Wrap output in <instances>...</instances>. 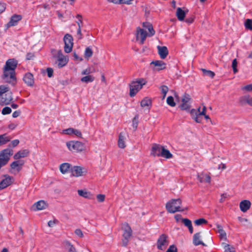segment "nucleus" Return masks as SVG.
<instances>
[{
	"instance_id": "obj_1",
	"label": "nucleus",
	"mask_w": 252,
	"mask_h": 252,
	"mask_svg": "<svg viewBox=\"0 0 252 252\" xmlns=\"http://www.w3.org/2000/svg\"><path fill=\"white\" fill-rule=\"evenodd\" d=\"M17 65L18 61L15 59H10L6 62L2 76L5 82L13 84L16 82L15 69Z\"/></svg>"
},
{
	"instance_id": "obj_2",
	"label": "nucleus",
	"mask_w": 252,
	"mask_h": 252,
	"mask_svg": "<svg viewBox=\"0 0 252 252\" xmlns=\"http://www.w3.org/2000/svg\"><path fill=\"white\" fill-rule=\"evenodd\" d=\"M181 203L182 200L180 198L172 199L166 203V209L170 213L183 212L184 211V209H181L180 205Z\"/></svg>"
},
{
	"instance_id": "obj_3",
	"label": "nucleus",
	"mask_w": 252,
	"mask_h": 252,
	"mask_svg": "<svg viewBox=\"0 0 252 252\" xmlns=\"http://www.w3.org/2000/svg\"><path fill=\"white\" fill-rule=\"evenodd\" d=\"M146 81L143 78L132 81L129 84V95L130 97L135 96L137 93L142 89L143 86L146 84Z\"/></svg>"
},
{
	"instance_id": "obj_4",
	"label": "nucleus",
	"mask_w": 252,
	"mask_h": 252,
	"mask_svg": "<svg viewBox=\"0 0 252 252\" xmlns=\"http://www.w3.org/2000/svg\"><path fill=\"white\" fill-rule=\"evenodd\" d=\"M68 149L73 152H81L85 149L83 143L79 141H71L66 143Z\"/></svg>"
},
{
	"instance_id": "obj_5",
	"label": "nucleus",
	"mask_w": 252,
	"mask_h": 252,
	"mask_svg": "<svg viewBox=\"0 0 252 252\" xmlns=\"http://www.w3.org/2000/svg\"><path fill=\"white\" fill-rule=\"evenodd\" d=\"M63 39L64 43V52L66 53L71 52L73 45V38L72 36L69 33H66L64 35Z\"/></svg>"
},
{
	"instance_id": "obj_6",
	"label": "nucleus",
	"mask_w": 252,
	"mask_h": 252,
	"mask_svg": "<svg viewBox=\"0 0 252 252\" xmlns=\"http://www.w3.org/2000/svg\"><path fill=\"white\" fill-rule=\"evenodd\" d=\"M182 103L180 108L182 110L189 111L191 107V98L190 96L187 94H185L182 98Z\"/></svg>"
},
{
	"instance_id": "obj_7",
	"label": "nucleus",
	"mask_w": 252,
	"mask_h": 252,
	"mask_svg": "<svg viewBox=\"0 0 252 252\" xmlns=\"http://www.w3.org/2000/svg\"><path fill=\"white\" fill-rule=\"evenodd\" d=\"M167 238V235L165 234L160 235L157 242V247L158 250H163L166 248L168 245Z\"/></svg>"
},
{
	"instance_id": "obj_8",
	"label": "nucleus",
	"mask_w": 252,
	"mask_h": 252,
	"mask_svg": "<svg viewBox=\"0 0 252 252\" xmlns=\"http://www.w3.org/2000/svg\"><path fill=\"white\" fill-rule=\"evenodd\" d=\"M12 100V93L9 91L0 96V105L1 106L9 104Z\"/></svg>"
},
{
	"instance_id": "obj_9",
	"label": "nucleus",
	"mask_w": 252,
	"mask_h": 252,
	"mask_svg": "<svg viewBox=\"0 0 252 252\" xmlns=\"http://www.w3.org/2000/svg\"><path fill=\"white\" fill-rule=\"evenodd\" d=\"M150 65L154 71H160L166 68V63L160 60L154 61L151 63Z\"/></svg>"
},
{
	"instance_id": "obj_10",
	"label": "nucleus",
	"mask_w": 252,
	"mask_h": 252,
	"mask_svg": "<svg viewBox=\"0 0 252 252\" xmlns=\"http://www.w3.org/2000/svg\"><path fill=\"white\" fill-rule=\"evenodd\" d=\"M57 58L58 61V66L59 68L63 67L67 64L68 59L63 55L62 50H60L58 51Z\"/></svg>"
},
{
	"instance_id": "obj_11",
	"label": "nucleus",
	"mask_w": 252,
	"mask_h": 252,
	"mask_svg": "<svg viewBox=\"0 0 252 252\" xmlns=\"http://www.w3.org/2000/svg\"><path fill=\"white\" fill-rule=\"evenodd\" d=\"M4 177L5 178L0 182V190L10 185L13 181V178L8 175H4Z\"/></svg>"
},
{
	"instance_id": "obj_12",
	"label": "nucleus",
	"mask_w": 252,
	"mask_h": 252,
	"mask_svg": "<svg viewBox=\"0 0 252 252\" xmlns=\"http://www.w3.org/2000/svg\"><path fill=\"white\" fill-rule=\"evenodd\" d=\"M147 32L144 30L140 27L137 28L136 39L138 40L139 37L141 38L140 44H143L147 36Z\"/></svg>"
},
{
	"instance_id": "obj_13",
	"label": "nucleus",
	"mask_w": 252,
	"mask_h": 252,
	"mask_svg": "<svg viewBox=\"0 0 252 252\" xmlns=\"http://www.w3.org/2000/svg\"><path fill=\"white\" fill-rule=\"evenodd\" d=\"M21 15L14 14L10 18L9 22L6 25V28H8L12 26H16L18 22L22 19Z\"/></svg>"
},
{
	"instance_id": "obj_14",
	"label": "nucleus",
	"mask_w": 252,
	"mask_h": 252,
	"mask_svg": "<svg viewBox=\"0 0 252 252\" xmlns=\"http://www.w3.org/2000/svg\"><path fill=\"white\" fill-rule=\"evenodd\" d=\"M163 147L159 144H154L152 147L151 155L154 157H160V153Z\"/></svg>"
},
{
	"instance_id": "obj_15",
	"label": "nucleus",
	"mask_w": 252,
	"mask_h": 252,
	"mask_svg": "<svg viewBox=\"0 0 252 252\" xmlns=\"http://www.w3.org/2000/svg\"><path fill=\"white\" fill-rule=\"evenodd\" d=\"M24 82L29 86H33L34 81L33 75L30 72H28L25 74L23 79Z\"/></svg>"
},
{
	"instance_id": "obj_16",
	"label": "nucleus",
	"mask_w": 252,
	"mask_h": 252,
	"mask_svg": "<svg viewBox=\"0 0 252 252\" xmlns=\"http://www.w3.org/2000/svg\"><path fill=\"white\" fill-rule=\"evenodd\" d=\"M71 175L75 177H79L83 175V168L79 166H74L70 169Z\"/></svg>"
},
{
	"instance_id": "obj_17",
	"label": "nucleus",
	"mask_w": 252,
	"mask_h": 252,
	"mask_svg": "<svg viewBox=\"0 0 252 252\" xmlns=\"http://www.w3.org/2000/svg\"><path fill=\"white\" fill-rule=\"evenodd\" d=\"M24 164V161L23 160H18V159L10 164V167L11 169L16 170L19 172L22 169V167Z\"/></svg>"
},
{
	"instance_id": "obj_18",
	"label": "nucleus",
	"mask_w": 252,
	"mask_h": 252,
	"mask_svg": "<svg viewBox=\"0 0 252 252\" xmlns=\"http://www.w3.org/2000/svg\"><path fill=\"white\" fill-rule=\"evenodd\" d=\"M29 154V151L28 150L25 149L18 151L16 153L13 158L15 159L18 160L21 158H25L27 157Z\"/></svg>"
},
{
	"instance_id": "obj_19",
	"label": "nucleus",
	"mask_w": 252,
	"mask_h": 252,
	"mask_svg": "<svg viewBox=\"0 0 252 252\" xmlns=\"http://www.w3.org/2000/svg\"><path fill=\"white\" fill-rule=\"evenodd\" d=\"M158 53L161 59H164L168 54L167 48L166 46H158Z\"/></svg>"
},
{
	"instance_id": "obj_20",
	"label": "nucleus",
	"mask_w": 252,
	"mask_h": 252,
	"mask_svg": "<svg viewBox=\"0 0 252 252\" xmlns=\"http://www.w3.org/2000/svg\"><path fill=\"white\" fill-rule=\"evenodd\" d=\"M251 203L249 200H244L240 203V208L243 212H246L251 207Z\"/></svg>"
},
{
	"instance_id": "obj_21",
	"label": "nucleus",
	"mask_w": 252,
	"mask_h": 252,
	"mask_svg": "<svg viewBox=\"0 0 252 252\" xmlns=\"http://www.w3.org/2000/svg\"><path fill=\"white\" fill-rule=\"evenodd\" d=\"M201 232H199L194 234L193 236V244L195 246H198L201 245L205 246V244L201 241L200 240L201 237Z\"/></svg>"
},
{
	"instance_id": "obj_22",
	"label": "nucleus",
	"mask_w": 252,
	"mask_h": 252,
	"mask_svg": "<svg viewBox=\"0 0 252 252\" xmlns=\"http://www.w3.org/2000/svg\"><path fill=\"white\" fill-rule=\"evenodd\" d=\"M125 229L123 233V237L125 238L129 239L132 235V230L127 223L124 224Z\"/></svg>"
},
{
	"instance_id": "obj_23",
	"label": "nucleus",
	"mask_w": 252,
	"mask_h": 252,
	"mask_svg": "<svg viewBox=\"0 0 252 252\" xmlns=\"http://www.w3.org/2000/svg\"><path fill=\"white\" fill-rule=\"evenodd\" d=\"M197 179L201 183L206 182L207 183H210L211 182V177L210 175L207 174H201L197 176Z\"/></svg>"
},
{
	"instance_id": "obj_24",
	"label": "nucleus",
	"mask_w": 252,
	"mask_h": 252,
	"mask_svg": "<svg viewBox=\"0 0 252 252\" xmlns=\"http://www.w3.org/2000/svg\"><path fill=\"white\" fill-rule=\"evenodd\" d=\"M71 165L68 163H63L61 164L60 170L62 173L65 174L70 170Z\"/></svg>"
},
{
	"instance_id": "obj_25",
	"label": "nucleus",
	"mask_w": 252,
	"mask_h": 252,
	"mask_svg": "<svg viewBox=\"0 0 252 252\" xmlns=\"http://www.w3.org/2000/svg\"><path fill=\"white\" fill-rule=\"evenodd\" d=\"M125 137L123 132H121L119 135V139L118 141V145L119 148L124 149L126 147Z\"/></svg>"
},
{
	"instance_id": "obj_26",
	"label": "nucleus",
	"mask_w": 252,
	"mask_h": 252,
	"mask_svg": "<svg viewBox=\"0 0 252 252\" xmlns=\"http://www.w3.org/2000/svg\"><path fill=\"white\" fill-rule=\"evenodd\" d=\"M240 104L242 106L248 104L251 106H252V97L245 96L241 98L240 99Z\"/></svg>"
},
{
	"instance_id": "obj_27",
	"label": "nucleus",
	"mask_w": 252,
	"mask_h": 252,
	"mask_svg": "<svg viewBox=\"0 0 252 252\" xmlns=\"http://www.w3.org/2000/svg\"><path fill=\"white\" fill-rule=\"evenodd\" d=\"M176 16L179 21H182L186 16V12L181 8L178 7L177 9Z\"/></svg>"
},
{
	"instance_id": "obj_28",
	"label": "nucleus",
	"mask_w": 252,
	"mask_h": 252,
	"mask_svg": "<svg viewBox=\"0 0 252 252\" xmlns=\"http://www.w3.org/2000/svg\"><path fill=\"white\" fill-rule=\"evenodd\" d=\"M47 206V204L43 200L38 201L34 204V206H35L37 210L44 209L46 208Z\"/></svg>"
},
{
	"instance_id": "obj_29",
	"label": "nucleus",
	"mask_w": 252,
	"mask_h": 252,
	"mask_svg": "<svg viewBox=\"0 0 252 252\" xmlns=\"http://www.w3.org/2000/svg\"><path fill=\"white\" fill-rule=\"evenodd\" d=\"M160 154V157L166 158H171L173 157V155L170 151L165 149L164 147H163Z\"/></svg>"
},
{
	"instance_id": "obj_30",
	"label": "nucleus",
	"mask_w": 252,
	"mask_h": 252,
	"mask_svg": "<svg viewBox=\"0 0 252 252\" xmlns=\"http://www.w3.org/2000/svg\"><path fill=\"white\" fill-rule=\"evenodd\" d=\"M143 26L149 30L150 32V34H149V36H152L154 35L155 33V32L153 29V26L152 24H150L149 23L147 22H144L143 23Z\"/></svg>"
},
{
	"instance_id": "obj_31",
	"label": "nucleus",
	"mask_w": 252,
	"mask_h": 252,
	"mask_svg": "<svg viewBox=\"0 0 252 252\" xmlns=\"http://www.w3.org/2000/svg\"><path fill=\"white\" fill-rule=\"evenodd\" d=\"M152 105V100L151 99L148 98V97H145L143 99H142L141 101V106L142 107H151Z\"/></svg>"
},
{
	"instance_id": "obj_32",
	"label": "nucleus",
	"mask_w": 252,
	"mask_h": 252,
	"mask_svg": "<svg viewBox=\"0 0 252 252\" xmlns=\"http://www.w3.org/2000/svg\"><path fill=\"white\" fill-rule=\"evenodd\" d=\"M94 77L92 75H86L81 79V81L82 82H85L86 83H88L90 82H92L94 81Z\"/></svg>"
},
{
	"instance_id": "obj_33",
	"label": "nucleus",
	"mask_w": 252,
	"mask_h": 252,
	"mask_svg": "<svg viewBox=\"0 0 252 252\" xmlns=\"http://www.w3.org/2000/svg\"><path fill=\"white\" fill-rule=\"evenodd\" d=\"M78 193L80 196H82L85 198H90L92 196L90 192L83 190H78Z\"/></svg>"
},
{
	"instance_id": "obj_34",
	"label": "nucleus",
	"mask_w": 252,
	"mask_h": 252,
	"mask_svg": "<svg viewBox=\"0 0 252 252\" xmlns=\"http://www.w3.org/2000/svg\"><path fill=\"white\" fill-rule=\"evenodd\" d=\"M9 141L10 139L5 134L0 135V146L5 144Z\"/></svg>"
},
{
	"instance_id": "obj_35",
	"label": "nucleus",
	"mask_w": 252,
	"mask_h": 252,
	"mask_svg": "<svg viewBox=\"0 0 252 252\" xmlns=\"http://www.w3.org/2000/svg\"><path fill=\"white\" fill-rule=\"evenodd\" d=\"M93 54V52L92 49L89 47H87L85 51L84 57L85 59H89L90 57L92 56Z\"/></svg>"
},
{
	"instance_id": "obj_36",
	"label": "nucleus",
	"mask_w": 252,
	"mask_h": 252,
	"mask_svg": "<svg viewBox=\"0 0 252 252\" xmlns=\"http://www.w3.org/2000/svg\"><path fill=\"white\" fill-rule=\"evenodd\" d=\"M201 70L203 75L205 76H207L211 78H213L215 75V73L211 70H206L205 69H202Z\"/></svg>"
},
{
	"instance_id": "obj_37",
	"label": "nucleus",
	"mask_w": 252,
	"mask_h": 252,
	"mask_svg": "<svg viewBox=\"0 0 252 252\" xmlns=\"http://www.w3.org/2000/svg\"><path fill=\"white\" fill-rule=\"evenodd\" d=\"M244 25L246 29L252 30V19H247Z\"/></svg>"
},
{
	"instance_id": "obj_38",
	"label": "nucleus",
	"mask_w": 252,
	"mask_h": 252,
	"mask_svg": "<svg viewBox=\"0 0 252 252\" xmlns=\"http://www.w3.org/2000/svg\"><path fill=\"white\" fill-rule=\"evenodd\" d=\"M65 244L68 252H77L75 247L70 242H66Z\"/></svg>"
},
{
	"instance_id": "obj_39",
	"label": "nucleus",
	"mask_w": 252,
	"mask_h": 252,
	"mask_svg": "<svg viewBox=\"0 0 252 252\" xmlns=\"http://www.w3.org/2000/svg\"><path fill=\"white\" fill-rule=\"evenodd\" d=\"M166 102L170 106L174 107L176 105V103L174 102V98L172 96L167 97Z\"/></svg>"
},
{
	"instance_id": "obj_40",
	"label": "nucleus",
	"mask_w": 252,
	"mask_h": 252,
	"mask_svg": "<svg viewBox=\"0 0 252 252\" xmlns=\"http://www.w3.org/2000/svg\"><path fill=\"white\" fill-rule=\"evenodd\" d=\"M200 107H199L197 110H196L195 109H192L190 111V114H191V117H192V119H194V118L195 117V116H197L198 115V114H199V111H200Z\"/></svg>"
},
{
	"instance_id": "obj_41",
	"label": "nucleus",
	"mask_w": 252,
	"mask_h": 252,
	"mask_svg": "<svg viewBox=\"0 0 252 252\" xmlns=\"http://www.w3.org/2000/svg\"><path fill=\"white\" fill-rule=\"evenodd\" d=\"M161 93L163 94L162 99H164L166 96V94L168 91V88L165 85H162L160 87Z\"/></svg>"
},
{
	"instance_id": "obj_42",
	"label": "nucleus",
	"mask_w": 252,
	"mask_h": 252,
	"mask_svg": "<svg viewBox=\"0 0 252 252\" xmlns=\"http://www.w3.org/2000/svg\"><path fill=\"white\" fill-rule=\"evenodd\" d=\"M194 223L197 225H201L204 223H205V224L207 223V221L203 218H201V219H199L198 220H195L194 221Z\"/></svg>"
},
{
	"instance_id": "obj_43",
	"label": "nucleus",
	"mask_w": 252,
	"mask_h": 252,
	"mask_svg": "<svg viewBox=\"0 0 252 252\" xmlns=\"http://www.w3.org/2000/svg\"><path fill=\"white\" fill-rule=\"evenodd\" d=\"M8 91H9L8 87H7L4 85L0 86V96H1L3 94H4V93L7 92Z\"/></svg>"
},
{
	"instance_id": "obj_44",
	"label": "nucleus",
	"mask_w": 252,
	"mask_h": 252,
	"mask_svg": "<svg viewBox=\"0 0 252 252\" xmlns=\"http://www.w3.org/2000/svg\"><path fill=\"white\" fill-rule=\"evenodd\" d=\"M218 233L220 234V239H224V240H227L226 233L224 230L218 231Z\"/></svg>"
},
{
	"instance_id": "obj_45",
	"label": "nucleus",
	"mask_w": 252,
	"mask_h": 252,
	"mask_svg": "<svg viewBox=\"0 0 252 252\" xmlns=\"http://www.w3.org/2000/svg\"><path fill=\"white\" fill-rule=\"evenodd\" d=\"M138 118L137 116H135L132 120V126L135 130L138 126Z\"/></svg>"
},
{
	"instance_id": "obj_46",
	"label": "nucleus",
	"mask_w": 252,
	"mask_h": 252,
	"mask_svg": "<svg viewBox=\"0 0 252 252\" xmlns=\"http://www.w3.org/2000/svg\"><path fill=\"white\" fill-rule=\"evenodd\" d=\"M11 109L9 107H4L1 111V113L3 115L9 114L11 113Z\"/></svg>"
},
{
	"instance_id": "obj_47",
	"label": "nucleus",
	"mask_w": 252,
	"mask_h": 252,
	"mask_svg": "<svg viewBox=\"0 0 252 252\" xmlns=\"http://www.w3.org/2000/svg\"><path fill=\"white\" fill-rule=\"evenodd\" d=\"M237 62L236 59H234L232 61V67L233 68V71L234 73H236L238 72V70L237 69Z\"/></svg>"
},
{
	"instance_id": "obj_48",
	"label": "nucleus",
	"mask_w": 252,
	"mask_h": 252,
	"mask_svg": "<svg viewBox=\"0 0 252 252\" xmlns=\"http://www.w3.org/2000/svg\"><path fill=\"white\" fill-rule=\"evenodd\" d=\"M182 221L188 227L192 225L191 220L188 219H183Z\"/></svg>"
},
{
	"instance_id": "obj_49",
	"label": "nucleus",
	"mask_w": 252,
	"mask_h": 252,
	"mask_svg": "<svg viewBox=\"0 0 252 252\" xmlns=\"http://www.w3.org/2000/svg\"><path fill=\"white\" fill-rule=\"evenodd\" d=\"M76 18L78 19L76 22L78 26V28H81V24L82 23V17L80 14L76 15Z\"/></svg>"
},
{
	"instance_id": "obj_50",
	"label": "nucleus",
	"mask_w": 252,
	"mask_h": 252,
	"mask_svg": "<svg viewBox=\"0 0 252 252\" xmlns=\"http://www.w3.org/2000/svg\"><path fill=\"white\" fill-rule=\"evenodd\" d=\"M242 90L247 92H252V84L244 86L242 88Z\"/></svg>"
},
{
	"instance_id": "obj_51",
	"label": "nucleus",
	"mask_w": 252,
	"mask_h": 252,
	"mask_svg": "<svg viewBox=\"0 0 252 252\" xmlns=\"http://www.w3.org/2000/svg\"><path fill=\"white\" fill-rule=\"evenodd\" d=\"M226 252H236L233 247H230L228 244H226L224 247Z\"/></svg>"
},
{
	"instance_id": "obj_52",
	"label": "nucleus",
	"mask_w": 252,
	"mask_h": 252,
	"mask_svg": "<svg viewBox=\"0 0 252 252\" xmlns=\"http://www.w3.org/2000/svg\"><path fill=\"white\" fill-rule=\"evenodd\" d=\"M74 128H68L66 129H64L63 130V132L64 134H68V135H71L74 132Z\"/></svg>"
},
{
	"instance_id": "obj_53",
	"label": "nucleus",
	"mask_w": 252,
	"mask_h": 252,
	"mask_svg": "<svg viewBox=\"0 0 252 252\" xmlns=\"http://www.w3.org/2000/svg\"><path fill=\"white\" fill-rule=\"evenodd\" d=\"M166 252H177V249L175 245H172L170 246Z\"/></svg>"
},
{
	"instance_id": "obj_54",
	"label": "nucleus",
	"mask_w": 252,
	"mask_h": 252,
	"mask_svg": "<svg viewBox=\"0 0 252 252\" xmlns=\"http://www.w3.org/2000/svg\"><path fill=\"white\" fill-rule=\"evenodd\" d=\"M93 72V71L92 70L91 67H88L86 69L84 70L82 72V75H89L90 73Z\"/></svg>"
},
{
	"instance_id": "obj_55",
	"label": "nucleus",
	"mask_w": 252,
	"mask_h": 252,
	"mask_svg": "<svg viewBox=\"0 0 252 252\" xmlns=\"http://www.w3.org/2000/svg\"><path fill=\"white\" fill-rule=\"evenodd\" d=\"M59 221L54 219L53 220H50L48 222V225L49 227H53L56 223H58Z\"/></svg>"
},
{
	"instance_id": "obj_56",
	"label": "nucleus",
	"mask_w": 252,
	"mask_h": 252,
	"mask_svg": "<svg viewBox=\"0 0 252 252\" xmlns=\"http://www.w3.org/2000/svg\"><path fill=\"white\" fill-rule=\"evenodd\" d=\"M98 202H102L104 201L105 195L101 194H99L96 196Z\"/></svg>"
},
{
	"instance_id": "obj_57",
	"label": "nucleus",
	"mask_w": 252,
	"mask_h": 252,
	"mask_svg": "<svg viewBox=\"0 0 252 252\" xmlns=\"http://www.w3.org/2000/svg\"><path fill=\"white\" fill-rule=\"evenodd\" d=\"M74 233L80 238H82L84 236L83 233L80 229H76Z\"/></svg>"
},
{
	"instance_id": "obj_58",
	"label": "nucleus",
	"mask_w": 252,
	"mask_h": 252,
	"mask_svg": "<svg viewBox=\"0 0 252 252\" xmlns=\"http://www.w3.org/2000/svg\"><path fill=\"white\" fill-rule=\"evenodd\" d=\"M34 57V53H33L29 52V53H28L27 54L26 60H32Z\"/></svg>"
},
{
	"instance_id": "obj_59",
	"label": "nucleus",
	"mask_w": 252,
	"mask_h": 252,
	"mask_svg": "<svg viewBox=\"0 0 252 252\" xmlns=\"http://www.w3.org/2000/svg\"><path fill=\"white\" fill-rule=\"evenodd\" d=\"M201 115H199L197 116H195L194 119H193L196 123H201L202 122V118H201Z\"/></svg>"
},
{
	"instance_id": "obj_60",
	"label": "nucleus",
	"mask_w": 252,
	"mask_h": 252,
	"mask_svg": "<svg viewBox=\"0 0 252 252\" xmlns=\"http://www.w3.org/2000/svg\"><path fill=\"white\" fill-rule=\"evenodd\" d=\"M47 75L48 77L51 78L53 76V69L52 68L48 67L47 68Z\"/></svg>"
},
{
	"instance_id": "obj_61",
	"label": "nucleus",
	"mask_w": 252,
	"mask_h": 252,
	"mask_svg": "<svg viewBox=\"0 0 252 252\" xmlns=\"http://www.w3.org/2000/svg\"><path fill=\"white\" fill-rule=\"evenodd\" d=\"M73 134L79 137H81V136H82V133H81V131L80 130L76 129H74V132H73Z\"/></svg>"
},
{
	"instance_id": "obj_62",
	"label": "nucleus",
	"mask_w": 252,
	"mask_h": 252,
	"mask_svg": "<svg viewBox=\"0 0 252 252\" xmlns=\"http://www.w3.org/2000/svg\"><path fill=\"white\" fill-rule=\"evenodd\" d=\"M77 34L78 35V39H81L82 38V34L81 33V28H78L77 31Z\"/></svg>"
},
{
	"instance_id": "obj_63",
	"label": "nucleus",
	"mask_w": 252,
	"mask_h": 252,
	"mask_svg": "<svg viewBox=\"0 0 252 252\" xmlns=\"http://www.w3.org/2000/svg\"><path fill=\"white\" fill-rule=\"evenodd\" d=\"M5 4L4 3H0V14L3 12L5 9Z\"/></svg>"
},
{
	"instance_id": "obj_64",
	"label": "nucleus",
	"mask_w": 252,
	"mask_h": 252,
	"mask_svg": "<svg viewBox=\"0 0 252 252\" xmlns=\"http://www.w3.org/2000/svg\"><path fill=\"white\" fill-rule=\"evenodd\" d=\"M21 114V111L20 110H17L14 111L12 114V117L13 118H17Z\"/></svg>"
}]
</instances>
